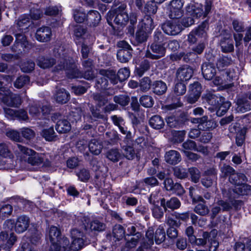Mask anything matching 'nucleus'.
<instances>
[{"label": "nucleus", "instance_id": "f257e3e1", "mask_svg": "<svg viewBox=\"0 0 251 251\" xmlns=\"http://www.w3.org/2000/svg\"><path fill=\"white\" fill-rule=\"evenodd\" d=\"M70 53L68 52V50H65L62 46L54 48L53 54L58 59L53 71L58 72L64 70L67 76L70 78L83 77L87 80L93 79L95 77V75L91 69H88L82 74L75 67L74 60L70 56Z\"/></svg>", "mask_w": 251, "mask_h": 251}, {"label": "nucleus", "instance_id": "f03ea898", "mask_svg": "<svg viewBox=\"0 0 251 251\" xmlns=\"http://www.w3.org/2000/svg\"><path fill=\"white\" fill-rule=\"evenodd\" d=\"M100 76H98L96 86L99 89H106L108 86L109 79L111 83L116 84L118 80L123 81L126 79L130 75V71L127 68L119 70L118 74L113 70L101 69L99 71Z\"/></svg>", "mask_w": 251, "mask_h": 251}, {"label": "nucleus", "instance_id": "7ed1b4c3", "mask_svg": "<svg viewBox=\"0 0 251 251\" xmlns=\"http://www.w3.org/2000/svg\"><path fill=\"white\" fill-rule=\"evenodd\" d=\"M51 245L50 251H60L62 247L67 249L69 241L66 237L61 238L60 230L55 226H51L49 231Z\"/></svg>", "mask_w": 251, "mask_h": 251}, {"label": "nucleus", "instance_id": "20e7f679", "mask_svg": "<svg viewBox=\"0 0 251 251\" xmlns=\"http://www.w3.org/2000/svg\"><path fill=\"white\" fill-rule=\"evenodd\" d=\"M211 6L210 1H206L204 6L201 3L191 1L186 6V9L187 12L196 18L206 17L210 12Z\"/></svg>", "mask_w": 251, "mask_h": 251}, {"label": "nucleus", "instance_id": "39448f33", "mask_svg": "<svg viewBox=\"0 0 251 251\" xmlns=\"http://www.w3.org/2000/svg\"><path fill=\"white\" fill-rule=\"evenodd\" d=\"M29 224L30 220L28 217L22 215L17 218L15 223L12 220H6L3 224V228L5 230H11L14 227L15 231L17 233H21L27 230Z\"/></svg>", "mask_w": 251, "mask_h": 251}, {"label": "nucleus", "instance_id": "423d86ee", "mask_svg": "<svg viewBox=\"0 0 251 251\" xmlns=\"http://www.w3.org/2000/svg\"><path fill=\"white\" fill-rule=\"evenodd\" d=\"M72 244L69 248V251H78L88 244L84 233L77 229L71 232Z\"/></svg>", "mask_w": 251, "mask_h": 251}, {"label": "nucleus", "instance_id": "0eeeda50", "mask_svg": "<svg viewBox=\"0 0 251 251\" xmlns=\"http://www.w3.org/2000/svg\"><path fill=\"white\" fill-rule=\"evenodd\" d=\"M17 147L21 152L29 156L27 161L29 164L32 165H39L43 162V154L37 153L33 150L20 144H17Z\"/></svg>", "mask_w": 251, "mask_h": 251}, {"label": "nucleus", "instance_id": "6e6552de", "mask_svg": "<svg viewBox=\"0 0 251 251\" xmlns=\"http://www.w3.org/2000/svg\"><path fill=\"white\" fill-rule=\"evenodd\" d=\"M184 1L183 0H172L168 5L169 10V17L171 19H177L182 16V7Z\"/></svg>", "mask_w": 251, "mask_h": 251}, {"label": "nucleus", "instance_id": "1a4fd4ad", "mask_svg": "<svg viewBox=\"0 0 251 251\" xmlns=\"http://www.w3.org/2000/svg\"><path fill=\"white\" fill-rule=\"evenodd\" d=\"M0 99L4 104L10 107H18L22 103L21 98L19 95L13 94L8 90L5 91Z\"/></svg>", "mask_w": 251, "mask_h": 251}, {"label": "nucleus", "instance_id": "9d476101", "mask_svg": "<svg viewBox=\"0 0 251 251\" xmlns=\"http://www.w3.org/2000/svg\"><path fill=\"white\" fill-rule=\"evenodd\" d=\"M164 44H159L157 43H152L146 53L147 57L152 59H158L165 55L166 49L164 47Z\"/></svg>", "mask_w": 251, "mask_h": 251}, {"label": "nucleus", "instance_id": "9b49d317", "mask_svg": "<svg viewBox=\"0 0 251 251\" xmlns=\"http://www.w3.org/2000/svg\"><path fill=\"white\" fill-rule=\"evenodd\" d=\"M126 5L121 4L115 10L114 23L118 25H125L129 20V17L126 11Z\"/></svg>", "mask_w": 251, "mask_h": 251}, {"label": "nucleus", "instance_id": "f8f14e48", "mask_svg": "<svg viewBox=\"0 0 251 251\" xmlns=\"http://www.w3.org/2000/svg\"><path fill=\"white\" fill-rule=\"evenodd\" d=\"M194 71L192 67L187 65H183L177 70L176 77L178 80L187 81L190 79Z\"/></svg>", "mask_w": 251, "mask_h": 251}, {"label": "nucleus", "instance_id": "ddd939ff", "mask_svg": "<svg viewBox=\"0 0 251 251\" xmlns=\"http://www.w3.org/2000/svg\"><path fill=\"white\" fill-rule=\"evenodd\" d=\"M201 87L198 82H194L190 85L189 94L187 96V101L189 103H194L199 98L201 93Z\"/></svg>", "mask_w": 251, "mask_h": 251}, {"label": "nucleus", "instance_id": "4468645a", "mask_svg": "<svg viewBox=\"0 0 251 251\" xmlns=\"http://www.w3.org/2000/svg\"><path fill=\"white\" fill-rule=\"evenodd\" d=\"M154 230L152 227H150L146 232V238L141 246L137 251H150L151 246L154 243Z\"/></svg>", "mask_w": 251, "mask_h": 251}, {"label": "nucleus", "instance_id": "2eb2a0df", "mask_svg": "<svg viewBox=\"0 0 251 251\" xmlns=\"http://www.w3.org/2000/svg\"><path fill=\"white\" fill-rule=\"evenodd\" d=\"M206 176L202 179V184L208 188L211 186L217 180V171L214 168L208 169L205 172Z\"/></svg>", "mask_w": 251, "mask_h": 251}, {"label": "nucleus", "instance_id": "dca6fc26", "mask_svg": "<svg viewBox=\"0 0 251 251\" xmlns=\"http://www.w3.org/2000/svg\"><path fill=\"white\" fill-rule=\"evenodd\" d=\"M51 35V29L47 26H43L38 29L35 34L36 39L40 42L49 41Z\"/></svg>", "mask_w": 251, "mask_h": 251}, {"label": "nucleus", "instance_id": "f3484780", "mask_svg": "<svg viewBox=\"0 0 251 251\" xmlns=\"http://www.w3.org/2000/svg\"><path fill=\"white\" fill-rule=\"evenodd\" d=\"M162 28L164 32L167 34L170 35H176L180 31V26L177 25L176 23L167 22L164 23Z\"/></svg>", "mask_w": 251, "mask_h": 251}, {"label": "nucleus", "instance_id": "a211bd4d", "mask_svg": "<svg viewBox=\"0 0 251 251\" xmlns=\"http://www.w3.org/2000/svg\"><path fill=\"white\" fill-rule=\"evenodd\" d=\"M201 71L205 79L211 80L215 75L216 70L213 64L207 62L202 64Z\"/></svg>", "mask_w": 251, "mask_h": 251}, {"label": "nucleus", "instance_id": "6ab92c4d", "mask_svg": "<svg viewBox=\"0 0 251 251\" xmlns=\"http://www.w3.org/2000/svg\"><path fill=\"white\" fill-rule=\"evenodd\" d=\"M164 158L165 161L171 165L177 164L181 160L180 153L175 150H170L167 151Z\"/></svg>", "mask_w": 251, "mask_h": 251}, {"label": "nucleus", "instance_id": "aec40b11", "mask_svg": "<svg viewBox=\"0 0 251 251\" xmlns=\"http://www.w3.org/2000/svg\"><path fill=\"white\" fill-rule=\"evenodd\" d=\"M216 122L213 120H208V117L203 116L201 117L200 125H198V128L201 130H212L217 127Z\"/></svg>", "mask_w": 251, "mask_h": 251}, {"label": "nucleus", "instance_id": "412c9836", "mask_svg": "<svg viewBox=\"0 0 251 251\" xmlns=\"http://www.w3.org/2000/svg\"><path fill=\"white\" fill-rule=\"evenodd\" d=\"M112 235V236L107 235V239L113 240L114 242L119 241L125 236V230L121 225H116L113 228Z\"/></svg>", "mask_w": 251, "mask_h": 251}, {"label": "nucleus", "instance_id": "4be33fe9", "mask_svg": "<svg viewBox=\"0 0 251 251\" xmlns=\"http://www.w3.org/2000/svg\"><path fill=\"white\" fill-rule=\"evenodd\" d=\"M56 61L53 58L45 57L43 56H39L37 59V65L43 69H47L53 66L55 64Z\"/></svg>", "mask_w": 251, "mask_h": 251}, {"label": "nucleus", "instance_id": "5701e85b", "mask_svg": "<svg viewBox=\"0 0 251 251\" xmlns=\"http://www.w3.org/2000/svg\"><path fill=\"white\" fill-rule=\"evenodd\" d=\"M161 205L164 209L167 208L171 209H176L178 208L180 206V202L179 200L175 197L172 198L170 200L165 201L164 199L161 200Z\"/></svg>", "mask_w": 251, "mask_h": 251}, {"label": "nucleus", "instance_id": "b1692460", "mask_svg": "<svg viewBox=\"0 0 251 251\" xmlns=\"http://www.w3.org/2000/svg\"><path fill=\"white\" fill-rule=\"evenodd\" d=\"M54 98L58 103L61 104L65 103L70 99V94L64 89H59L57 90Z\"/></svg>", "mask_w": 251, "mask_h": 251}, {"label": "nucleus", "instance_id": "393cba45", "mask_svg": "<svg viewBox=\"0 0 251 251\" xmlns=\"http://www.w3.org/2000/svg\"><path fill=\"white\" fill-rule=\"evenodd\" d=\"M233 192L237 195H250L251 194V186L243 183L234 186Z\"/></svg>", "mask_w": 251, "mask_h": 251}, {"label": "nucleus", "instance_id": "a878e982", "mask_svg": "<svg viewBox=\"0 0 251 251\" xmlns=\"http://www.w3.org/2000/svg\"><path fill=\"white\" fill-rule=\"evenodd\" d=\"M86 20L91 25L96 26L100 23L101 16L97 11L91 10L86 16Z\"/></svg>", "mask_w": 251, "mask_h": 251}, {"label": "nucleus", "instance_id": "bb28decb", "mask_svg": "<svg viewBox=\"0 0 251 251\" xmlns=\"http://www.w3.org/2000/svg\"><path fill=\"white\" fill-rule=\"evenodd\" d=\"M88 147L91 153L95 155H99L101 151L103 145L101 141L94 139L90 142Z\"/></svg>", "mask_w": 251, "mask_h": 251}, {"label": "nucleus", "instance_id": "cd10ccee", "mask_svg": "<svg viewBox=\"0 0 251 251\" xmlns=\"http://www.w3.org/2000/svg\"><path fill=\"white\" fill-rule=\"evenodd\" d=\"M7 229L5 230L4 231H2L0 233V239L2 241H7V244H5L6 246H9L10 249L13 245L15 242L17 241V237L14 234V233L11 232L10 233L9 237V235L6 231Z\"/></svg>", "mask_w": 251, "mask_h": 251}, {"label": "nucleus", "instance_id": "c85d7f7f", "mask_svg": "<svg viewBox=\"0 0 251 251\" xmlns=\"http://www.w3.org/2000/svg\"><path fill=\"white\" fill-rule=\"evenodd\" d=\"M150 126L154 129H160L163 128L165 123L162 118L159 115L152 116L149 120Z\"/></svg>", "mask_w": 251, "mask_h": 251}, {"label": "nucleus", "instance_id": "c756f323", "mask_svg": "<svg viewBox=\"0 0 251 251\" xmlns=\"http://www.w3.org/2000/svg\"><path fill=\"white\" fill-rule=\"evenodd\" d=\"M141 26L148 32H151L155 27L153 19L149 15H145L142 20Z\"/></svg>", "mask_w": 251, "mask_h": 251}, {"label": "nucleus", "instance_id": "7c9ffc66", "mask_svg": "<svg viewBox=\"0 0 251 251\" xmlns=\"http://www.w3.org/2000/svg\"><path fill=\"white\" fill-rule=\"evenodd\" d=\"M221 47L224 52H229L234 50L233 41L230 37H224L221 40Z\"/></svg>", "mask_w": 251, "mask_h": 251}, {"label": "nucleus", "instance_id": "2f4dec72", "mask_svg": "<svg viewBox=\"0 0 251 251\" xmlns=\"http://www.w3.org/2000/svg\"><path fill=\"white\" fill-rule=\"evenodd\" d=\"M153 92L158 95H161L164 94L167 89L166 83L161 80L156 81L152 84Z\"/></svg>", "mask_w": 251, "mask_h": 251}, {"label": "nucleus", "instance_id": "473e14b6", "mask_svg": "<svg viewBox=\"0 0 251 251\" xmlns=\"http://www.w3.org/2000/svg\"><path fill=\"white\" fill-rule=\"evenodd\" d=\"M246 176L242 173H234L229 177V182L234 184V186H237V185L243 183V182L246 181Z\"/></svg>", "mask_w": 251, "mask_h": 251}, {"label": "nucleus", "instance_id": "72a5a7b5", "mask_svg": "<svg viewBox=\"0 0 251 251\" xmlns=\"http://www.w3.org/2000/svg\"><path fill=\"white\" fill-rule=\"evenodd\" d=\"M131 56V52L128 50L120 49L117 53L118 59L122 63L128 62Z\"/></svg>", "mask_w": 251, "mask_h": 251}, {"label": "nucleus", "instance_id": "f704fd0d", "mask_svg": "<svg viewBox=\"0 0 251 251\" xmlns=\"http://www.w3.org/2000/svg\"><path fill=\"white\" fill-rule=\"evenodd\" d=\"M28 232L30 234L29 238L31 245H34L38 243L42 236L40 230L37 228H30Z\"/></svg>", "mask_w": 251, "mask_h": 251}, {"label": "nucleus", "instance_id": "c9c22d12", "mask_svg": "<svg viewBox=\"0 0 251 251\" xmlns=\"http://www.w3.org/2000/svg\"><path fill=\"white\" fill-rule=\"evenodd\" d=\"M71 125L66 120H61L57 122L56 130L59 133H66L71 129Z\"/></svg>", "mask_w": 251, "mask_h": 251}, {"label": "nucleus", "instance_id": "e433bc0d", "mask_svg": "<svg viewBox=\"0 0 251 251\" xmlns=\"http://www.w3.org/2000/svg\"><path fill=\"white\" fill-rule=\"evenodd\" d=\"M41 135L48 141H54L57 139L53 127H50L48 129H44L42 130Z\"/></svg>", "mask_w": 251, "mask_h": 251}, {"label": "nucleus", "instance_id": "4c0bfd02", "mask_svg": "<svg viewBox=\"0 0 251 251\" xmlns=\"http://www.w3.org/2000/svg\"><path fill=\"white\" fill-rule=\"evenodd\" d=\"M208 24L206 21H205L200 25L198 27L193 30L197 36L199 38H204L206 37V30L208 29Z\"/></svg>", "mask_w": 251, "mask_h": 251}, {"label": "nucleus", "instance_id": "58836bf2", "mask_svg": "<svg viewBox=\"0 0 251 251\" xmlns=\"http://www.w3.org/2000/svg\"><path fill=\"white\" fill-rule=\"evenodd\" d=\"M30 24V19L28 16L23 15L20 17L17 22V26L19 28L20 31H25V30L28 28Z\"/></svg>", "mask_w": 251, "mask_h": 251}, {"label": "nucleus", "instance_id": "ea45409f", "mask_svg": "<svg viewBox=\"0 0 251 251\" xmlns=\"http://www.w3.org/2000/svg\"><path fill=\"white\" fill-rule=\"evenodd\" d=\"M237 110L238 112L244 113L251 109L250 102L245 99H239L237 101Z\"/></svg>", "mask_w": 251, "mask_h": 251}, {"label": "nucleus", "instance_id": "a19ab883", "mask_svg": "<svg viewBox=\"0 0 251 251\" xmlns=\"http://www.w3.org/2000/svg\"><path fill=\"white\" fill-rule=\"evenodd\" d=\"M29 77L26 75H21L18 77L14 82V86L18 89L27 85L29 83Z\"/></svg>", "mask_w": 251, "mask_h": 251}, {"label": "nucleus", "instance_id": "79ce46f5", "mask_svg": "<svg viewBox=\"0 0 251 251\" xmlns=\"http://www.w3.org/2000/svg\"><path fill=\"white\" fill-rule=\"evenodd\" d=\"M194 211L197 214L201 216H206L209 213V209L205 204V203H200L197 204L194 209Z\"/></svg>", "mask_w": 251, "mask_h": 251}, {"label": "nucleus", "instance_id": "37998d69", "mask_svg": "<svg viewBox=\"0 0 251 251\" xmlns=\"http://www.w3.org/2000/svg\"><path fill=\"white\" fill-rule=\"evenodd\" d=\"M186 132L184 130L176 131L172 132V141L174 143H179L183 141Z\"/></svg>", "mask_w": 251, "mask_h": 251}, {"label": "nucleus", "instance_id": "c03bdc74", "mask_svg": "<svg viewBox=\"0 0 251 251\" xmlns=\"http://www.w3.org/2000/svg\"><path fill=\"white\" fill-rule=\"evenodd\" d=\"M122 155L117 149H112L108 151L106 157L113 162H117L121 158Z\"/></svg>", "mask_w": 251, "mask_h": 251}, {"label": "nucleus", "instance_id": "a18cd8bd", "mask_svg": "<svg viewBox=\"0 0 251 251\" xmlns=\"http://www.w3.org/2000/svg\"><path fill=\"white\" fill-rule=\"evenodd\" d=\"M139 102L143 106L146 108L151 107L154 104V100L152 97L147 95L141 97Z\"/></svg>", "mask_w": 251, "mask_h": 251}, {"label": "nucleus", "instance_id": "49530a36", "mask_svg": "<svg viewBox=\"0 0 251 251\" xmlns=\"http://www.w3.org/2000/svg\"><path fill=\"white\" fill-rule=\"evenodd\" d=\"M175 176L179 179H183L188 176L187 169L180 166H176L173 169Z\"/></svg>", "mask_w": 251, "mask_h": 251}, {"label": "nucleus", "instance_id": "de8ad7c7", "mask_svg": "<svg viewBox=\"0 0 251 251\" xmlns=\"http://www.w3.org/2000/svg\"><path fill=\"white\" fill-rule=\"evenodd\" d=\"M90 228L92 230L101 231L105 229V225L99 220L95 219L90 223Z\"/></svg>", "mask_w": 251, "mask_h": 251}, {"label": "nucleus", "instance_id": "09e8293b", "mask_svg": "<svg viewBox=\"0 0 251 251\" xmlns=\"http://www.w3.org/2000/svg\"><path fill=\"white\" fill-rule=\"evenodd\" d=\"M202 237L201 238H196V237H195L194 241H191L190 243L193 245L204 246L206 244L207 239L210 237V235L207 232H203Z\"/></svg>", "mask_w": 251, "mask_h": 251}, {"label": "nucleus", "instance_id": "8fccbe9b", "mask_svg": "<svg viewBox=\"0 0 251 251\" xmlns=\"http://www.w3.org/2000/svg\"><path fill=\"white\" fill-rule=\"evenodd\" d=\"M221 103L217 111L218 114L224 115L229 108L231 103L228 101H225L224 98L220 99Z\"/></svg>", "mask_w": 251, "mask_h": 251}, {"label": "nucleus", "instance_id": "3c124183", "mask_svg": "<svg viewBox=\"0 0 251 251\" xmlns=\"http://www.w3.org/2000/svg\"><path fill=\"white\" fill-rule=\"evenodd\" d=\"M165 233L162 226H159L156 230L154 240L157 244L161 243L165 240Z\"/></svg>", "mask_w": 251, "mask_h": 251}, {"label": "nucleus", "instance_id": "603ef678", "mask_svg": "<svg viewBox=\"0 0 251 251\" xmlns=\"http://www.w3.org/2000/svg\"><path fill=\"white\" fill-rule=\"evenodd\" d=\"M135 237H132L130 240L127 241L126 243V247L127 251L128 249L135 248L138 243L139 239L142 237V234L139 232H137L135 234Z\"/></svg>", "mask_w": 251, "mask_h": 251}, {"label": "nucleus", "instance_id": "864d4df0", "mask_svg": "<svg viewBox=\"0 0 251 251\" xmlns=\"http://www.w3.org/2000/svg\"><path fill=\"white\" fill-rule=\"evenodd\" d=\"M151 32H148L146 30L141 28L138 30L136 34V39L139 43L146 41L148 37L149 34Z\"/></svg>", "mask_w": 251, "mask_h": 251}, {"label": "nucleus", "instance_id": "5fc2aeb1", "mask_svg": "<svg viewBox=\"0 0 251 251\" xmlns=\"http://www.w3.org/2000/svg\"><path fill=\"white\" fill-rule=\"evenodd\" d=\"M92 97L99 107L103 106L108 102V99L99 93H94L93 94Z\"/></svg>", "mask_w": 251, "mask_h": 251}, {"label": "nucleus", "instance_id": "6e6d98bb", "mask_svg": "<svg viewBox=\"0 0 251 251\" xmlns=\"http://www.w3.org/2000/svg\"><path fill=\"white\" fill-rule=\"evenodd\" d=\"M20 132L22 136L26 140H30L33 139L35 135V132L28 127H23L20 129Z\"/></svg>", "mask_w": 251, "mask_h": 251}, {"label": "nucleus", "instance_id": "4d7b16f0", "mask_svg": "<svg viewBox=\"0 0 251 251\" xmlns=\"http://www.w3.org/2000/svg\"><path fill=\"white\" fill-rule=\"evenodd\" d=\"M151 80L148 77H144L140 80L139 87L142 92H147L151 88Z\"/></svg>", "mask_w": 251, "mask_h": 251}, {"label": "nucleus", "instance_id": "13d9d810", "mask_svg": "<svg viewBox=\"0 0 251 251\" xmlns=\"http://www.w3.org/2000/svg\"><path fill=\"white\" fill-rule=\"evenodd\" d=\"M191 176V180L195 183L199 182L201 177V173L196 167H191L188 170Z\"/></svg>", "mask_w": 251, "mask_h": 251}, {"label": "nucleus", "instance_id": "bf43d9fd", "mask_svg": "<svg viewBox=\"0 0 251 251\" xmlns=\"http://www.w3.org/2000/svg\"><path fill=\"white\" fill-rule=\"evenodd\" d=\"M71 112L70 116L74 118V120L77 122L80 120L83 115L82 110L80 107H73L71 108Z\"/></svg>", "mask_w": 251, "mask_h": 251}, {"label": "nucleus", "instance_id": "052dcab7", "mask_svg": "<svg viewBox=\"0 0 251 251\" xmlns=\"http://www.w3.org/2000/svg\"><path fill=\"white\" fill-rule=\"evenodd\" d=\"M0 155L4 157H10L12 155L8 145L5 143H0Z\"/></svg>", "mask_w": 251, "mask_h": 251}, {"label": "nucleus", "instance_id": "680f3d73", "mask_svg": "<svg viewBox=\"0 0 251 251\" xmlns=\"http://www.w3.org/2000/svg\"><path fill=\"white\" fill-rule=\"evenodd\" d=\"M157 10V7L155 2L150 1L146 4L143 11L144 12L150 14H154L156 12Z\"/></svg>", "mask_w": 251, "mask_h": 251}, {"label": "nucleus", "instance_id": "e2e57ef3", "mask_svg": "<svg viewBox=\"0 0 251 251\" xmlns=\"http://www.w3.org/2000/svg\"><path fill=\"white\" fill-rule=\"evenodd\" d=\"M123 154L129 160L134 158L135 152L134 149L131 146H125L123 147Z\"/></svg>", "mask_w": 251, "mask_h": 251}, {"label": "nucleus", "instance_id": "0e129e2a", "mask_svg": "<svg viewBox=\"0 0 251 251\" xmlns=\"http://www.w3.org/2000/svg\"><path fill=\"white\" fill-rule=\"evenodd\" d=\"M221 172V176L223 177H226L229 176H230L235 172L232 167L229 165H224L220 169Z\"/></svg>", "mask_w": 251, "mask_h": 251}, {"label": "nucleus", "instance_id": "69168bd1", "mask_svg": "<svg viewBox=\"0 0 251 251\" xmlns=\"http://www.w3.org/2000/svg\"><path fill=\"white\" fill-rule=\"evenodd\" d=\"M150 67V62L148 60H144L140 65V67L136 69L137 74L141 76L147 71H148Z\"/></svg>", "mask_w": 251, "mask_h": 251}, {"label": "nucleus", "instance_id": "338daca9", "mask_svg": "<svg viewBox=\"0 0 251 251\" xmlns=\"http://www.w3.org/2000/svg\"><path fill=\"white\" fill-rule=\"evenodd\" d=\"M34 66L35 64L32 61H27L22 64L21 70L23 72L29 73L33 70Z\"/></svg>", "mask_w": 251, "mask_h": 251}, {"label": "nucleus", "instance_id": "774afa93", "mask_svg": "<svg viewBox=\"0 0 251 251\" xmlns=\"http://www.w3.org/2000/svg\"><path fill=\"white\" fill-rule=\"evenodd\" d=\"M186 90V86L182 82L176 83L174 88V93L177 96L184 94Z\"/></svg>", "mask_w": 251, "mask_h": 251}]
</instances>
